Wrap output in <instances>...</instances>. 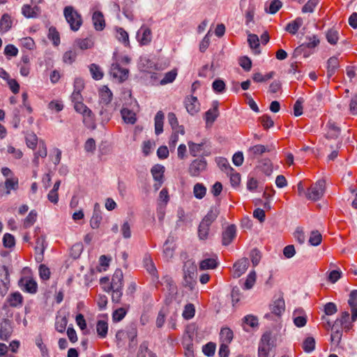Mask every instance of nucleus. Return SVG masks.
<instances>
[{
  "instance_id": "obj_1",
  "label": "nucleus",
  "mask_w": 357,
  "mask_h": 357,
  "mask_svg": "<svg viewBox=\"0 0 357 357\" xmlns=\"http://www.w3.org/2000/svg\"><path fill=\"white\" fill-rule=\"evenodd\" d=\"M183 279L184 285L189 287L190 289L194 288L196 284L197 277V266L194 262L191 261H187L183 265Z\"/></svg>"
},
{
  "instance_id": "obj_2",
  "label": "nucleus",
  "mask_w": 357,
  "mask_h": 357,
  "mask_svg": "<svg viewBox=\"0 0 357 357\" xmlns=\"http://www.w3.org/2000/svg\"><path fill=\"white\" fill-rule=\"evenodd\" d=\"M63 15L70 24L71 30L77 31L82 24V16L72 6H66L63 10Z\"/></svg>"
},
{
  "instance_id": "obj_3",
  "label": "nucleus",
  "mask_w": 357,
  "mask_h": 357,
  "mask_svg": "<svg viewBox=\"0 0 357 357\" xmlns=\"http://www.w3.org/2000/svg\"><path fill=\"white\" fill-rule=\"evenodd\" d=\"M275 346L271 332H266L261 337L258 349V357H268L270 350Z\"/></svg>"
},
{
  "instance_id": "obj_4",
  "label": "nucleus",
  "mask_w": 357,
  "mask_h": 357,
  "mask_svg": "<svg viewBox=\"0 0 357 357\" xmlns=\"http://www.w3.org/2000/svg\"><path fill=\"white\" fill-rule=\"evenodd\" d=\"M324 192L325 181L324 180H319L307 189L305 196L308 199L317 201L324 195Z\"/></svg>"
},
{
  "instance_id": "obj_5",
  "label": "nucleus",
  "mask_w": 357,
  "mask_h": 357,
  "mask_svg": "<svg viewBox=\"0 0 357 357\" xmlns=\"http://www.w3.org/2000/svg\"><path fill=\"white\" fill-rule=\"evenodd\" d=\"M206 167L207 162L206 159L204 157H200L191 162L188 171L190 176L197 177L206 171Z\"/></svg>"
},
{
  "instance_id": "obj_6",
  "label": "nucleus",
  "mask_w": 357,
  "mask_h": 357,
  "mask_svg": "<svg viewBox=\"0 0 357 357\" xmlns=\"http://www.w3.org/2000/svg\"><path fill=\"white\" fill-rule=\"evenodd\" d=\"M354 322V321H352L351 319L349 312L344 311L342 312L340 317L335 321L332 329L338 328L341 330H344L345 332H349L353 328Z\"/></svg>"
},
{
  "instance_id": "obj_7",
  "label": "nucleus",
  "mask_w": 357,
  "mask_h": 357,
  "mask_svg": "<svg viewBox=\"0 0 357 357\" xmlns=\"http://www.w3.org/2000/svg\"><path fill=\"white\" fill-rule=\"evenodd\" d=\"M10 287L8 269L6 266L0 267V294L4 296Z\"/></svg>"
},
{
  "instance_id": "obj_8",
  "label": "nucleus",
  "mask_w": 357,
  "mask_h": 357,
  "mask_svg": "<svg viewBox=\"0 0 357 357\" xmlns=\"http://www.w3.org/2000/svg\"><path fill=\"white\" fill-rule=\"evenodd\" d=\"M18 285L22 291L29 294H35L38 290L37 282L32 278H22L18 281Z\"/></svg>"
},
{
  "instance_id": "obj_9",
  "label": "nucleus",
  "mask_w": 357,
  "mask_h": 357,
  "mask_svg": "<svg viewBox=\"0 0 357 357\" xmlns=\"http://www.w3.org/2000/svg\"><path fill=\"white\" fill-rule=\"evenodd\" d=\"M285 305L284 301L282 298H278L273 301L270 305L271 314L267 313L264 315V318L269 319L271 314L278 317L281 316L282 313L284 311Z\"/></svg>"
},
{
  "instance_id": "obj_10",
  "label": "nucleus",
  "mask_w": 357,
  "mask_h": 357,
  "mask_svg": "<svg viewBox=\"0 0 357 357\" xmlns=\"http://www.w3.org/2000/svg\"><path fill=\"white\" fill-rule=\"evenodd\" d=\"M136 38L141 45H147L152 40L151 30L146 26L142 25L137 31Z\"/></svg>"
},
{
  "instance_id": "obj_11",
  "label": "nucleus",
  "mask_w": 357,
  "mask_h": 357,
  "mask_svg": "<svg viewBox=\"0 0 357 357\" xmlns=\"http://www.w3.org/2000/svg\"><path fill=\"white\" fill-rule=\"evenodd\" d=\"M13 321L8 319H3L0 324V339L6 341L13 333Z\"/></svg>"
},
{
  "instance_id": "obj_12",
  "label": "nucleus",
  "mask_w": 357,
  "mask_h": 357,
  "mask_svg": "<svg viewBox=\"0 0 357 357\" xmlns=\"http://www.w3.org/2000/svg\"><path fill=\"white\" fill-rule=\"evenodd\" d=\"M249 266L248 259L243 257L237 261L233 266L232 274L234 278L241 277L248 269Z\"/></svg>"
},
{
  "instance_id": "obj_13",
  "label": "nucleus",
  "mask_w": 357,
  "mask_h": 357,
  "mask_svg": "<svg viewBox=\"0 0 357 357\" xmlns=\"http://www.w3.org/2000/svg\"><path fill=\"white\" fill-rule=\"evenodd\" d=\"M218 106V102L216 100L213 101L212 103V108L209 109L205 113L206 126L207 128L211 126L213 122L217 119L219 114Z\"/></svg>"
},
{
  "instance_id": "obj_14",
  "label": "nucleus",
  "mask_w": 357,
  "mask_h": 357,
  "mask_svg": "<svg viewBox=\"0 0 357 357\" xmlns=\"http://www.w3.org/2000/svg\"><path fill=\"white\" fill-rule=\"evenodd\" d=\"M225 174L229 177L230 183L233 188H236L240 185L241 175L239 173L234 171L229 163L227 165L225 163Z\"/></svg>"
},
{
  "instance_id": "obj_15",
  "label": "nucleus",
  "mask_w": 357,
  "mask_h": 357,
  "mask_svg": "<svg viewBox=\"0 0 357 357\" xmlns=\"http://www.w3.org/2000/svg\"><path fill=\"white\" fill-rule=\"evenodd\" d=\"M111 73L114 77L118 78L121 82L127 79L129 70L127 68H121L120 64L116 63L112 65Z\"/></svg>"
},
{
  "instance_id": "obj_16",
  "label": "nucleus",
  "mask_w": 357,
  "mask_h": 357,
  "mask_svg": "<svg viewBox=\"0 0 357 357\" xmlns=\"http://www.w3.org/2000/svg\"><path fill=\"white\" fill-rule=\"evenodd\" d=\"M123 274L121 269L118 268L115 271L112 278V282L108 285V290L111 291L112 288H123Z\"/></svg>"
},
{
  "instance_id": "obj_17",
  "label": "nucleus",
  "mask_w": 357,
  "mask_h": 357,
  "mask_svg": "<svg viewBox=\"0 0 357 357\" xmlns=\"http://www.w3.org/2000/svg\"><path fill=\"white\" fill-rule=\"evenodd\" d=\"M93 26L96 31H102L105 27V22L102 12L96 11L92 16Z\"/></svg>"
},
{
  "instance_id": "obj_18",
  "label": "nucleus",
  "mask_w": 357,
  "mask_h": 357,
  "mask_svg": "<svg viewBox=\"0 0 357 357\" xmlns=\"http://www.w3.org/2000/svg\"><path fill=\"white\" fill-rule=\"evenodd\" d=\"M219 262L218 257L214 255L212 257L205 258L199 263L200 270L213 269L218 266Z\"/></svg>"
},
{
  "instance_id": "obj_19",
  "label": "nucleus",
  "mask_w": 357,
  "mask_h": 357,
  "mask_svg": "<svg viewBox=\"0 0 357 357\" xmlns=\"http://www.w3.org/2000/svg\"><path fill=\"white\" fill-rule=\"evenodd\" d=\"M174 238L172 236H169L164 243L163 245V253L166 258L171 259L174 255Z\"/></svg>"
},
{
  "instance_id": "obj_20",
  "label": "nucleus",
  "mask_w": 357,
  "mask_h": 357,
  "mask_svg": "<svg viewBox=\"0 0 357 357\" xmlns=\"http://www.w3.org/2000/svg\"><path fill=\"white\" fill-rule=\"evenodd\" d=\"M220 199H217L215 205L211 207L210 211L204 218L203 220L210 223V225L212 223L220 213V209L218 208L220 206Z\"/></svg>"
},
{
  "instance_id": "obj_21",
  "label": "nucleus",
  "mask_w": 357,
  "mask_h": 357,
  "mask_svg": "<svg viewBox=\"0 0 357 357\" xmlns=\"http://www.w3.org/2000/svg\"><path fill=\"white\" fill-rule=\"evenodd\" d=\"M303 24V18L298 17L294 20L291 21V22L288 23L285 27V31L289 32L291 34H296L300 27Z\"/></svg>"
},
{
  "instance_id": "obj_22",
  "label": "nucleus",
  "mask_w": 357,
  "mask_h": 357,
  "mask_svg": "<svg viewBox=\"0 0 357 357\" xmlns=\"http://www.w3.org/2000/svg\"><path fill=\"white\" fill-rule=\"evenodd\" d=\"M112 99V93L107 86H103L100 91V103L107 105Z\"/></svg>"
},
{
  "instance_id": "obj_23",
  "label": "nucleus",
  "mask_w": 357,
  "mask_h": 357,
  "mask_svg": "<svg viewBox=\"0 0 357 357\" xmlns=\"http://www.w3.org/2000/svg\"><path fill=\"white\" fill-rule=\"evenodd\" d=\"M273 148H269L262 144H257L249 148L248 153L252 157L261 155L265 152H270Z\"/></svg>"
},
{
  "instance_id": "obj_24",
  "label": "nucleus",
  "mask_w": 357,
  "mask_h": 357,
  "mask_svg": "<svg viewBox=\"0 0 357 357\" xmlns=\"http://www.w3.org/2000/svg\"><path fill=\"white\" fill-rule=\"evenodd\" d=\"M6 301L10 306L16 307L22 304L23 297L20 292L17 291L10 294Z\"/></svg>"
},
{
  "instance_id": "obj_25",
  "label": "nucleus",
  "mask_w": 357,
  "mask_h": 357,
  "mask_svg": "<svg viewBox=\"0 0 357 357\" xmlns=\"http://www.w3.org/2000/svg\"><path fill=\"white\" fill-rule=\"evenodd\" d=\"M236 236V227L234 225L228 226L225 230V246L229 245Z\"/></svg>"
},
{
  "instance_id": "obj_26",
  "label": "nucleus",
  "mask_w": 357,
  "mask_h": 357,
  "mask_svg": "<svg viewBox=\"0 0 357 357\" xmlns=\"http://www.w3.org/2000/svg\"><path fill=\"white\" fill-rule=\"evenodd\" d=\"M164 118L165 115L162 111H158L155 116V133L156 135H159L163 132Z\"/></svg>"
},
{
  "instance_id": "obj_27",
  "label": "nucleus",
  "mask_w": 357,
  "mask_h": 357,
  "mask_svg": "<svg viewBox=\"0 0 357 357\" xmlns=\"http://www.w3.org/2000/svg\"><path fill=\"white\" fill-rule=\"evenodd\" d=\"M164 172L165 167L159 164L153 165L151 169V173L155 181H164Z\"/></svg>"
},
{
  "instance_id": "obj_28",
  "label": "nucleus",
  "mask_w": 357,
  "mask_h": 357,
  "mask_svg": "<svg viewBox=\"0 0 357 357\" xmlns=\"http://www.w3.org/2000/svg\"><path fill=\"white\" fill-rule=\"evenodd\" d=\"M185 108L189 114L191 115L197 112L199 107L197 105V98L195 96H191L188 98L185 102Z\"/></svg>"
},
{
  "instance_id": "obj_29",
  "label": "nucleus",
  "mask_w": 357,
  "mask_h": 357,
  "mask_svg": "<svg viewBox=\"0 0 357 357\" xmlns=\"http://www.w3.org/2000/svg\"><path fill=\"white\" fill-rule=\"evenodd\" d=\"M12 27V20L8 13H4L0 20V32L6 33Z\"/></svg>"
},
{
  "instance_id": "obj_30",
  "label": "nucleus",
  "mask_w": 357,
  "mask_h": 357,
  "mask_svg": "<svg viewBox=\"0 0 357 357\" xmlns=\"http://www.w3.org/2000/svg\"><path fill=\"white\" fill-rule=\"evenodd\" d=\"M144 266L146 270L153 276L158 277V271L156 267L149 255H146L143 259Z\"/></svg>"
},
{
  "instance_id": "obj_31",
  "label": "nucleus",
  "mask_w": 357,
  "mask_h": 357,
  "mask_svg": "<svg viewBox=\"0 0 357 357\" xmlns=\"http://www.w3.org/2000/svg\"><path fill=\"white\" fill-rule=\"evenodd\" d=\"M327 127L328 128L326 133L327 138L335 139L340 135V128L336 126L335 122L329 121L327 123Z\"/></svg>"
},
{
  "instance_id": "obj_32",
  "label": "nucleus",
  "mask_w": 357,
  "mask_h": 357,
  "mask_svg": "<svg viewBox=\"0 0 357 357\" xmlns=\"http://www.w3.org/2000/svg\"><path fill=\"white\" fill-rule=\"evenodd\" d=\"M248 42L250 47L254 51L255 54H259V39L257 35L250 33L248 37Z\"/></svg>"
},
{
  "instance_id": "obj_33",
  "label": "nucleus",
  "mask_w": 357,
  "mask_h": 357,
  "mask_svg": "<svg viewBox=\"0 0 357 357\" xmlns=\"http://www.w3.org/2000/svg\"><path fill=\"white\" fill-rule=\"evenodd\" d=\"M339 67V61L336 56L329 58L327 62V75L331 77L334 75L336 69Z\"/></svg>"
},
{
  "instance_id": "obj_34",
  "label": "nucleus",
  "mask_w": 357,
  "mask_h": 357,
  "mask_svg": "<svg viewBox=\"0 0 357 357\" xmlns=\"http://www.w3.org/2000/svg\"><path fill=\"white\" fill-rule=\"evenodd\" d=\"M162 285L168 291L169 294H174L176 291V287L172 278L169 276H165L162 279Z\"/></svg>"
},
{
  "instance_id": "obj_35",
  "label": "nucleus",
  "mask_w": 357,
  "mask_h": 357,
  "mask_svg": "<svg viewBox=\"0 0 357 357\" xmlns=\"http://www.w3.org/2000/svg\"><path fill=\"white\" fill-rule=\"evenodd\" d=\"M123 121L127 123L134 124L136 121L135 114L131 110L123 108L121 111Z\"/></svg>"
},
{
  "instance_id": "obj_36",
  "label": "nucleus",
  "mask_w": 357,
  "mask_h": 357,
  "mask_svg": "<svg viewBox=\"0 0 357 357\" xmlns=\"http://www.w3.org/2000/svg\"><path fill=\"white\" fill-rule=\"evenodd\" d=\"M209 226L210 223L202 220L198 227V236L199 239L204 240L207 238Z\"/></svg>"
},
{
  "instance_id": "obj_37",
  "label": "nucleus",
  "mask_w": 357,
  "mask_h": 357,
  "mask_svg": "<svg viewBox=\"0 0 357 357\" xmlns=\"http://www.w3.org/2000/svg\"><path fill=\"white\" fill-rule=\"evenodd\" d=\"M116 38L121 42L125 46H129L128 33L121 27L116 28Z\"/></svg>"
},
{
  "instance_id": "obj_38",
  "label": "nucleus",
  "mask_w": 357,
  "mask_h": 357,
  "mask_svg": "<svg viewBox=\"0 0 357 357\" xmlns=\"http://www.w3.org/2000/svg\"><path fill=\"white\" fill-rule=\"evenodd\" d=\"M96 331L98 335L104 338L106 337L108 331V324L104 320H98L96 325Z\"/></svg>"
},
{
  "instance_id": "obj_39",
  "label": "nucleus",
  "mask_w": 357,
  "mask_h": 357,
  "mask_svg": "<svg viewBox=\"0 0 357 357\" xmlns=\"http://www.w3.org/2000/svg\"><path fill=\"white\" fill-rule=\"evenodd\" d=\"M193 193L197 199H201L206 195V188L204 184L197 183L194 185Z\"/></svg>"
},
{
  "instance_id": "obj_40",
  "label": "nucleus",
  "mask_w": 357,
  "mask_h": 357,
  "mask_svg": "<svg viewBox=\"0 0 357 357\" xmlns=\"http://www.w3.org/2000/svg\"><path fill=\"white\" fill-rule=\"evenodd\" d=\"M195 305L192 303L186 304L184 307V310L182 313L183 317L186 320H189L195 316Z\"/></svg>"
},
{
  "instance_id": "obj_41",
  "label": "nucleus",
  "mask_w": 357,
  "mask_h": 357,
  "mask_svg": "<svg viewBox=\"0 0 357 357\" xmlns=\"http://www.w3.org/2000/svg\"><path fill=\"white\" fill-rule=\"evenodd\" d=\"M89 70L92 77L96 80H100L103 77V73L102 72L99 66L96 63H92L89 66Z\"/></svg>"
},
{
  "instance_id": "obj_42",
  "label": "nucleus",
  "mask_w": 357,
  "mask_h": 357,
  "mask_svg": "<svg viewBox=\"0 0 357 357\" xmlns=\"http://www.w3.org/2000/svg\"><path fill=\"white\" fill-rule=\"evenodd\" d=\"M256 282V273L255 271H251L244 282L243 289L248 290L252 288Z\"/></svg>"
},
{
  "instance_id": "obj_43",
  "label": "nucleus",
  "mask_w": 357,
  "mask_h": 357,
  "mask_svg": "<svg viewBox=\"0 0 357 357\" xmlns=\"http://www.w3.org/2000/svg\"><path fill=\"white\" fill-rule=\"evenodd\" d=\"M322 241L321 234L317 231H312L310 234L309 238V243L313 246L319 245Z\"/></svg>"
},
{
  "instance_id": "obj_44",
  "label": "nucleus",
  "mask_w": 357,
  "mask_h": 357,
  "mask_svg": "<svg viewBox=\"0 0 357 357\" xmlns=\"http://www.w3.org/2000/svg\"><path fill=\"white\" fill-rule=\"evenodd\" d=\"M48 38L52 40L54 45L57 46L60 43V36L56 28L51 26L49 29Z\"/></svg>"
},
{
  "instance_id": "obj_45",
  "label": "nucleus",
  "mask_w": 357,
  "mask_h": 357,
  "mask_svg": "<svg viewBox=\"0 0 357 357\" xmlns=\"http://www.w3.org/2000/svg\"><path fill=\"white\" fill-rule=\"evenodd\" d=\"M250 258L253 266H257L261 259V252L257 248H254L250 251Z\"/></svg>"
},
{
  "instance_id": "obj_46",
  "label": "nucleus",
  "mask_w": 357,
  "mask_h": 357,
  "mask_svg": "<svg viewBox=\"0 0 357 357\" xmlns=\"http://www.w3.org/2000/svg\"><path fill=\"white\" fill-rule=\"evenodd\" d=\"M5 188H6V194H10V190H17L18 188V178H7L5 181Z\"/></svg>"
},
{
  "instance_id": "obj_47",
  "label": "nucleus",
  "mask_w": 357,
  "mask_h": 357,
  "mask_svg": "<svg viewBox=\"0 0 357 357\" xmlns=\"http://www.w3.org/2000/svg\"><path fill=\"white\" fill-rule=\"evenodd\" d=\"M177 75V72L176 70H172L167 73H165L163 79L160 80V84L165 85L169 83L172 82Z\"/></svg>"
},
{
  "instance_id": "obj_48",
  "label": "nucleus",
  "mask_w": 357,
  "mask_h": 357,
  "mask_svg": "<svg viewBox=\"0 0 357 357\" xmlns=\"http://www.w3.org/2000/svg\"><path fill=\"white\" fill-rule=\"evenodd\" d=\"M315 348V340L312 337H307L303 344V349L305 352H312Z\"/></svg>"
},
{
  "instance_id": "obj_49",
  "label": "nucleus",
  "mask_w": 357,
  "mask_h": 357,
  "mask_svg": "<svg viewBox=\"0 0 357 357\" xmlns=\"http://www.w3.org/2000/svg\"><path fill=\"white\" fill-rule=\"evenodd\" d=\"M338 31L334 29H329L326 33L327 41L331 45H335L338 40Z\"/></svg>"
},
{
  "instance_id": "obj_50",
  "label": "nucleus",
  "mask_w": 357,
  "mask_h": 357,
  "mask_svg": "<svg viewBox=\"0 0 357 357\" xmlns=\"http://www.w3.org/2000/svg\"><path fill=\"white\" fill-rule=\"evenodd\" d=\"M216 345L215 343L212 342H209L202 347V351L204 355L211 357L213 356L215 354Z\"/></svg>"
},
{
  "instance_id": "obj_51",
  "label": "nucleus",
  "mask_w": 357,
  "mask_h": 357,
  "mask_svg": "<svg viewBox=\"0 0 357 357\" xmlns=\"http://www.w3.org/2000/svg\"><path fill=\"white\" fill-rule=\"evenodd\" d=\"M3 244L5 248H11L15 245V240L13 235L6 233L3 237Z\"/></svg>"
},
{
  "instance_id": "obj_52",
  "label": "nucleus",
  "mask_w": 357,
  "mask_h": 357,
  "mask_svg": "<svg viewBox=\"0 0 357 357\" xmlns=\"http://www.w3.org/2000/svg\"><path fill=\"white\" fill-rule=\"evenodd\" d=\"M37 213L35 210L29 212V215L26 217L24 222V227H29L34 224L36 221Z\"/></svg>"
},
{
  "instance_id": "obj_53",
  "label": "nucleus",
  "mask_w": 357,
  "mask_h": 357,
  "mask_svg": "<svg viewBox=\"0 0 357 357\" xmlns=\"http://www.w3.org/2000/svg\"><path fill=\"white\" fill-rule=\"evenodd\" d=\"M319 0H309L302 8V12L304 13H312L315 7L318 5Z\"/></svg>"
},
{
  "instance_id": "obj_54",
  "label": "nucleus",
  "mask_w": 357,
  "mask_h": 357,
  "mask_svg": "<svg viewBox=\"0 0 357 357\" xmlns=\"http://www.w3.org/2000/svg\"><path fill=\"white\" fill-rule=\"evenodd\" d=\"M204 146V143L196 144L192 142H188V146L190 153L192 156H196L199 152L202 150Z\"/></svg>"
},
{
  "instance_id": "obj_55",
  "label": "nucleus",
  "mask_w": 357,
  "mask_h": 357,
  "mask_svg": "<svg viewBox=\"0 0 357 357\" xmlns=\"http://www.w3.org/2000/svg\"><path fill=\"white\" fill-rule=\"evenodd\" d=\"M84 116L83 123L86 125L87 127H91V124L93 123V114L92 111L87 107L86 109V112L82 114Z\"/></svg>"
},
{
  "instance_id": "obj_56",
  "label": "nucleus",
  "mask_w": 357,
  "mask_h": 357,
  "mask_svg": "<svg viewBox=\"0 0 357 357\" xmlns=\"http://www.w3.org/2000/svg\"><path fill=\"white\" fill-rule=\"evenodd\" d=\"M126 314V310L123 307H119L114 311L112 319L114 321L119 322L121 321Z\"/></svg>"
},
{
  "instance_id": "obj_57",
  "label": "nucleus",
  "mask_w": 357,
  "mask_h": 357,
  "mask_svg": "<svg viewBox=\"0 0 357 357\" xmlns=\"http://www.w3.org/2000/svg\"><path fill=\"white\" fill-rule=\"evenodd\" d=\"M123 288H112L111 289V291H112V301L114 303H120L121 299L123 296Z\"/></svg>"
},
{
  "instance_id": "obj_58",
  "label": "nucleus",
  "mask_w": 357,
  "mask_h": 357,
  "mask_svg": "<svg viewBox=\"0 0 357 357\" xmlns=\"http://www.w3.org/2000/svg\"><path fill=\"white\" fill-rule=\"evenodd\" d=\"M20 43L22 47L29 50H32L35 48L36 44L34 40L31 37L23 38L20 40Z\"/></svg>"
},
{
  "instance_id": "obj_59",
  "label": "nucleus",
  "mask_w": 357,
  "mask_h": 357,
  "mask_svg": "<svg viewBox=\"0 0 357 357\" xmlns=\"http://www.w3.org/2000/svg\"><path fill=\"white\" fill-rule=\"evenodd\" d=\"M259 121L264 128V129H268L273 126L274 122L271 117L269 115L265 114L259 118Z\"/></svg>"
},
{
  "instance_id": "obj_60",
  "label": "nucleus",
  "mask_w": 357,
  "mask_h": 357,
  "mask_svg": "<svg viewBox=\"0 0 357 357\" xmlns=\"http://www.w3.org/2000/svg\"><path fill=\"white\" fill-rule=\"evenodd\" d=\"M22 13L26 18H37V15L32 10L31 6L28 4L22 6Z\"/></svg>"
},
{
  "instance_id": "obj_61",
  "label": "nucleus",
  "mask_w": 357,
  "mask_h": 357,
  "mask_svg": "<svg viewBox=\"0 0 357 357\" xmlns=\"http://www.w3.org/2000/svg\"><path fill=\"white\" fill-rule=\"evenodd\" d=\"M67 324H68V319L66 317L61 318V319H59V320L57 319L55 323L56 330L59 333H63L66 330Z\"/></svg>"
},
{
  "instance_id": "obj_62",
  "label": "nucleus",
  "mask_w": 357,
  "mask_h": 357,
  "mask_svg": "<svg viewBox=\"0 0 357 357\" xmlns=\"http://www.w3.org/2000/svg\"><path fill=\"white\" fill-rule=\"evenodd\" d=\"M39 275L40 278L43 280H47L50 277V268L46 266L45 264H40L39 266Z\"/></svg>"
},
{
  "instance_id": "obj_63",
  "label": "nucleus",
  "mask_w": 357,
  "mask_h": 357,
  "mask_svg": "<svg viewBox=\"0 0 357 357\" xmlns=\"http://www.w3.org/2000/svg\"><path fill=\"white\" fill-rule=\"evenodd\" d=\"M304 100L303 98H299L294 105V114L296 116H299L303 114V103Z\"/></svg>"
},
{
  "instance_id": "obj_64",
  "label": "nucleus",
  "mask_w": 357,
  "mask_h": 357,
  "mask_svg": "<svg viewBox=\"0 0 357 357\" xmlns=\"http://www.w3.org/2000/svg\"><path fill=\"white\" fill-rule=\"evenodd\" d=\"M348 304L351 308L357 307V290L354 289L350 292Z\"/></svg>"
}]
</instances>
